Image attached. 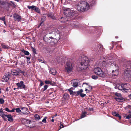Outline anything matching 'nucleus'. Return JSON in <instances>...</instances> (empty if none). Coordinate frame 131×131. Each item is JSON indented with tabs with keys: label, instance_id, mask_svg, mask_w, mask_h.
I'll use <instances>...</instances> for the list:
<instances>
[{
	"label": "nucleus",
	"instance_id": "obj_10",
	"mask_svg": "<svg viewBox=\"0 0 131 131\" xmlns=\"http://www.w3.org/2000/svg\"><path fill=\"white\" fill-rule=\"evenodd\" d=\"M13 16L15 21L19 22L21 20V16L18 14L14 13L13 14Z\"/></svg>",
	"mask_w": 131,
	"mask_h": 131
},
{
	"label": "nucleus",
	"instance_id": "obj_35",
	"mask_svg": "<svg viewBox=\"0 0 131 131\" xmlns=\"http://www.w3.org/2000/svg\"><path fill=\"white\" fill-rule=\"evenodd\" d=\"M92 53H93L96 54V53L97 52V50L96 48H93L92 49Z\"/></svg>",
	"mask_w": 131,
	"mask_h": 131
},
{
	"label": "nucleus",
	"instance_id": "obj_32",
	"mask_svg": "<svg viewBox=\"0 0 131 131\" xmlns=\"http://www.w3.org/2000/svg\"><path fill=\"white\" fill-rule=\"evenodd\" d=\"M78 85V83L77 82H74L73 83L72 86L74 87H77Z\"/></svg>",
	"mask_w": 131,
	"mask_h": 131
},
{
	"label": "nucleus",
	"instance_id": "obj_47",
	"mask_svg": "<svg viewBox=\"0 0 131 131\" xmlns=\"http://www.w3.org/2000/svg\"><path fill=\"white\" fill-rule=\"evenodd\" d=\"M4 102V100L2 98L0 99V103L1 104H3Z\"/></svg>",
	"mask_w": 131,
	"mask_h": 131
},
{
	"label": "nucleus",
	"instance_id": "obj_30",
	"mask_svg": "<svg viewBox=\"0 0 131 131\" xmlns=\"http://www.w3.org/2000/svg\"><path fill=\"white\" fill-rule=\"evenodd\" d=\"M21 51L26 55H28L30 54L29 52L28 51H25L24 49L21 50Z\"/></svg>",
	"mask_w": 131,
	"mask_h": 131
},
{
	"label": "nucleus",
	"instance_id": "obj_1",
	"mask_svg": "<svg viewBox=\"0 0 131 131\" xmlns=\"http://www.w3.org/2000/svg\"><path fill=\"white\" fill-rule=\"evenodd\" d=\"M89 3L85 1H82L78 3L77 8L78 11L83 12L87 10L89 8Z\"/></svg>",
	"mask_w": 131,
	"mask_h": 131
},
{
	"label": "nucleus",
	"instance_id": "obj_20",
	"mask_svg": "<svg viewBox=\"0 0 131 131\" xmlns=\"http://www.w3.org/2000/svg\"><path fill=\"white\" fill-rule=\"evenodd\" d=\"M114 99L118 102H123L125 100V99L121 97H115Z\"/></svg>",
	"mask_w": 131,
	"mask_h": 131
},
{
	"label": "nucleus",
	"instance_id": "obj_8",
	"mask_svg": "<svg viewBox=\"0 0 131 131\" xmlns=\"http://www.w3.org/2000/svg\"><path fill=\"white\" fill-rule=\"evenodd\" d=\"M52 31L54 32V34L57 37H55V38L56 40H59L60 38V34L59 31L56 28H53L52 30Z\"/></svg>",
	"mask_w": 131,
	"mask_h": 131
},
{
	"label": "nucleus",
	"instance_id": "obj_63",
	"mask_svg": "<svg viewBox=\"0 0 131 131\" xmlns=\"http://www.w3.org/2000/svg\"><path fill=\"white\" fill-rule=\"evenodd\" d=\"M128 97L130 99H131V94L128 95Z\"/></svg>",
	"mask_w": 131,
	"mask_h": 131
},
{
	"label": "nucleus",
	"instance_id": "obj_45",
	"mask_svg": "<svg viewBox=\"0 0 131 131\" xmlns=\"http://www.w3.org/2000/svg\"><path fill=\"white\" fill-rule=\"evenodd\" d=\"M98 77L97 75H92V78L94 79H96L98 78Z\"/></svg>",
	"mask_w": 131,
	"mask_h": 131
},
{
	"label": "nucleus",
	"instance_id": "obj_34",
	"mask_svg": "<svg viewBox=\"0 0 131 131\" xmlns=\"http://www.w3.org/2000/svg\"><path fill=\"white\" fill-rule=\"evenodd\" d=\"M88 88L89 89L88 90L86 88L85 91H89V92L91 91V90L92 89V87L90 85H88Z\"/></svg>",
	"mask_w": 131,
	"mask_h": 131
},
{
	"label": "nucleus",
	"instance_id": "obj_22",
	"mask_svg": "<svg viewBox=\"0 0 131 131\" xmlns=\"http://www.w3.org/2000/svg\"><path fill=\"white\" fill-rule=\"evenodd\" d=\"M9 78L8 76L6 75L3 76V78H2V81L4 82H6L9 80Z\"/></svg>",
	"mask_w": 131,
	"mask_h": 131
},
{
	"label": "nucleus",
	"instance_id": "obj_12",
	"mask_svg": "<svg viewBox=\"0 0 131 131\" xmlns=\"http://www.w3.org/2000/svg\"><path fill=\"white\" fill-rule=\"evenodd\" d=\"M69 98V95L68 94H64L63 95L62 102L64 104L66 103L67 102L66 100H68Z\"/></svg>",
	"mask_w": 131,
	"mask_h": 131
},
{
	"label": "nucleus",
	"instance_id": "obj_37",
	"mask_svg": "<svg viewBox=\"0 0 131 131\" xmlns=\"http://www.w3.org/2000/svg\"><path fill=\"white\" fill-rule=\"evenodd\" d=\"M31 48L32 49L33 52L35 54H37V53L36 52V50L35 48H33L31 46Z\"/></svg>",
	"mask_w": 131,
	"mask_h": 131
},
{
	"label": "nucleus",
	"instance_id": "obj_25",
	"mask_svg": "<svg viewBox=\"0 0 131 131\" xmlns=\"http://www.w3.org/2000/svg\"><path fill=\"white\" fill-rule=\"evenodd\" d=\"M67 16L65 17H61L60 21L62 22H64L68 21L67 19Z\"/></svg>",
	"mask_w": 131,
	"mask_h": 131
},
{
	"label": "nucleus",
	"instance_id": "obj_41",
	"mask_svg": "<svg viewBox=\"0 0 131 131\" xmlns=\"http://www.w3.org/2000/svg\"><path fill=\"white\" fill-rule=\"evenodd\" d=\"M48 87V86L47 85H45L44 86V88L42 89V90H43V91H44L46 90Z\"/></svg>",
	"mask_w": 131,
	"mask_h": 131
},
{
	"label": "nucleus",
	"instance_id": "obj_58",
	"mask_svg": "<svg viewBox=\"0 0 131 131\" xmlns=\"http://www.w3.org/2000/svg\"><path fill=\"white\" fill-rule=\"evenodd\" d=\"M4 110H5V111H7L10 112V110H9L7 108H5V109H4Z\"/></svg>",
	"mask_w": 131,
	"mask_h": 131
},
{
	"label": "nucleus",
	"instance_id": "obj_50",
	"mask_svg": "<svg viewBox=\"0 0 131 131\" xmlns=\"http://www.w3.org/2000/svg\"><path fill=\"white\" fill-rule=\"evenodd\" d=\"M125 109H127L128 108H129L130 110H131V106L129 105H127L126 106L125 108Z\"/></svg>",
	"mask_w": 131,
	"mask_h": 131
},
{
	"label": "nucleus",
	"instance_id": "obj_19",
	"mask_svg": "<svg viewBox=\"0 0 131 131\" xmlns=\"http://www.w3.org/2000/svg\"><path fill=\"white\" fill-rule=\"evenodd\" d=\"M88 1L91 6H93L96 3V0H88Z\"/></svg>",
	"mask_w": 131,
	"mask_h": 131
},
{
	"label": "nucleus",
	"instance_id": "obj_26",
	"mask_svg": "<svg viewBox=\"0 0 131 131\" xmlns=\"http://www.w3.org/2000/svg\"><path fill=\"white\" fill-rule=\"evenodd\" d=\"M23 121L24 122V124L25 125H26L27 124H30L31 122V120H29L28 119H24Z\"/></svg>",
	"mask_w": 131,
	"mask_h": 131
},
{
	"label": "nucleus",
	"instance_id": "obj_59",
	"mask_svg": "<svg viewBox=\"0 0 131 131\" xmlns=\"http://www.w3.org/2000/svg\"><path fill=\"white\" fill-rule=\"evenodd\" d=\"M26 57L27 59L28 60H30L31 58L30 57Z\"/></svg>",
	"mask_w": 131,
	"mask_h": 131
},
{
	"label": "nucleus",
	"instance_id": "obj_56",
	"mask_svg": "<svg viewBox=\"0 0 131 131\" xmlns=\"http://www.w3.org/2000/svg\"><path fill=\"white\" fill-rule=\"evenodd\" d=\"M19 73H20L22 74L23 75H24L25 72L24 71H22L21 70H19Z\"/></svg>",
	"mask_w": 131,
	"mask_h": 131
},
{
	"label": "nucleus",
	"instance_id": "obj_6",
	"mask_svg": "<svg viewBox=\"0 0 131 131\" xmlns=\"http://www.w3.org/2000/svg\"><path fill=\"white\" fill-rule=\"evenodd\" d=\"M95 74L99 75L100 77H104L105 76V74L101 69L99 67L95 68L94 70Z\"/></svg>",
	"mask_w": 131,
	"mask_h": 131
},
{
	"label": "nucleus",
	"instance_id": "obj_61",
	"mask_svg": "<svg viewBox=\"0 0 131 131\" xmlns=\"http://www.w3.org/2000/svg\"><path fill=\"white\" fill-rule=\"evenodd\" d=\"M127 116V114H124L123 115V117H126Z\"/></svg>",
	"mask_w": 131,
	"mask_h": 131
},
{
	"label": "nucleus",
	"instance_id": "obj_40",
	"mask_svg": "<svg viewBox=\"0 0 131 131\" xmlns=\"http://www.w3.org/2000/svg\"><path fill=\"white\" fill-rule=\"evenodd\" d=\"M45 83L46 84H51L52 82L48 80H46L45 81Z\"/></svg>",
	"mask_w": 131,
	"mask_h": 131
},
{
	"label": "nucleus",
	"instance_id": "obj_62",
	"mask_svg": "<svg viewBox=\"0 0 131 131\" xmlns=\"http://www.w3.org/2000/svg\"><path fill=\"white\" fill-rule=\"evenodd\" d=\"M89 111H93V108H89Z\"/></svg>",
	"mask_w": 131,
	"mask_h": 131
},
{
	"label": "nucleus",
	"instance_id": "obj_17",
	"mask_svg": "<svg viewBox=\"0 0 131 131\" xmlns=\"http://www.w3.org/2000/svg\"><path fill=\"white\" fill-rule=\"evenodd\" d=\"M22 110H21V113L24 114H28V109L26 108L23 107L20 108Z\"/></svg>",
	"mask_w": 131,
	"mask_h": 131
},
{
	"label": "nucleus",
	"instance_id": "obj_31",
	"mask_svg": "<svg viewBox=\"0 0 131 131\" xmlns=\"http://www.w3.org/2000/svg\"><path fill=\"white\" fill-rule=\"evenodd\" d=\"M1 46L4 49H9L10 48V47L8 46L7 45H6L3 44H1Z\"/></svg>",
	"mask_w": 131,
	"mask_h": 131
},
{
	"label": "nucleus",
	"instance_id": "obj_3",
	"mask_svg": "<svg viewBox=\"0 0 131 131\" xmlns=\"http://www.w3.org/2000/svg\"><path fill=\"white\" fill-rule=\"evenodd\" d=\"M126 67L124 72V74L126 78L131 79V61H127L126 64Z\"/></svg>",
	"mask_w": 131,
	"mask_h": 131
},
{
	"label": "nucleus",
	"instance_id": "obj_11",
	"mask_svg": "<svg viewBox=\"0 0 131 131\" xmlns=\"http://www.w3.org/2000/svg\"><path fill=\"white\" fill-rule=\"evenodd\" d=\"M16 84L18 87L20 89H23L24 90H26V86L24 84V82L23 81H21L20 82L17 83Z\"/></svg>",
	"mask_w": 131,
	"mask_h": 131
},
{
	"label": "nucleus",
	"instance_id": "obj_51",
	"mask_svg": "<svg viewBox=\"0 0 131 131\" xmlns=\"http://www.w3.org/2000/svg\"><path fill=\"white\" fill-rule=\"evenodd\" d=\"M126 118L127 119H129L131 118V114H129L127 115V116L126 117Z\"/></svg>",
	"mask_w": 131,
	"mask_h": 131
},
{
	"label": "nucleus",
	"instance_id": "obj_28",
	"mask_svg": "<svg viewBox=\"0 0 131 131\" xmlns=\"http://www.w3.org/2000/svg\"><path fill=\"white\" fill-rule=\"evenodd\" d=\"M87 113L86 112L82 111V113L81 117V118H83L85 117L86 116V114H87Z\"/></svg>",
	"mask_w": 131,
	"mask_h": 131
},
{
	"label": "nucleus",
	"instance_id": "obj_57",
	"mask_svg": "<svg viewBox=\"0 0 131 131\" xmlns=\"http://www.w3.org/2000/svg\"><path fill=\"white\" fill-rule=\"evenodd\" d=\"M60 129H61V128H62L64 127V126L62 124H61V122H60Z\"/></svg>",
	"mask_w": 131,
	"mask_h": 131
},
{
	"label": "nucleus",
	"instance_id": "obj_43",
	"mask_svg": "<svg viewBox=\"0 0 131 131\" xmlns=\"http://www.w3.org/2000/svg\"><path fill=\"white\" fill-rule=\"evenodd\" d=\"M40 82V84L39 86H41L44 84V83L41 80H39Z\"/></svg>",
	"mask_w": 131,
	"mask_h": 131
},
{
	"label": "nucleus",
	"instance_id": "obj_42",
	"mask_svg": "<svg viewBox=\"0 0 131 131\" xmlns=\"http://www.w3.org/2000/svg\"><path fill=\"white\" fill-rule=\"evenodd\" d=\"M115 95L118 97H120L121 96V94L120 93H118L117 92L115 93Z\"/></svg>",
	"mask_w": 131,
	"mask_h": 131
},
{
	"label": "nucleus",
	"instance_id": "obj_21",
	"mask_svg": "<svg viewBox=\"0 0 131 131\" xmlns=\"http://www.w3.org/2000/svg\"><path fill=\"white\" fill-rule=\"evenodd\" d=\"M46 17L45 16H42L41 18V22L40 23V25H43V22L46 20Z\"/></svg>",
	"mask_w": 131,
	"mask_h": 131
},
{
	"label": "nucleus",
	"instance_id": "obj_2",
	"mask_svg": "<svg viewBox=\"0 0 131 131\" xmlns=\"http://www.w3.org/2000/svg\"><path fill=\"white\" fill-rule=\"evenodd\" d=\"M78 60L80 63L82 70L86 69L88 66L89 63V61L87 57L84 56H82L80 57Z\"/></svg>",
	"mask_w": 131,
	"mask_h": 131
},
{
	"label": "nucleus",
	"instance_id": "obj_4",
	"mask_svg": "<svg viewBox=\"0 0 131 131\" xmlns=\"http://www.w3.org/2000/svg\"><path fill=\"white\" fill-rule=\"evenodd\" d=\"M56 39L54 38L50 37L49 34H47L43 37V40L45 42L48 43H50L54 42Z\"/></svg>",
	"mask_w": 131,
	"mask_h": 131
},
{
	"label": "nucleus",
	"instance_id": "obj_44",
	"mask_svg": "<svg viewBox=\"0 0 131 131\" xmlns=\"http://www.w3.org/2000/svg\"><path fill=\"white\" fill-rule=\"evenodd\" d=\"M47 117H45L44 119L42 121V122L43 123H46V119H47Z\"/></svg>",
	"mask_w": 131,
	"mask_h": 131
},
{
	"label": "nucleus",
	"instance_id": "obj_16",
	"mask_svg": "<svg viewBox=\"0 0 131 131\" xmlns=\"http://www.w3.org/2000/svg\"><path fill=\"white\" fill-rule=\"evenodd\" d=\"M47 16L50 19L55 20L56 18L54 16V14L52 12H50L47 14Z\"/></svg>",
	"mask_w": 131,
	"mask_h": 131
},
{
	"label": "nucleus",
	"instance_id": "obj_46",
	"mask_svg": "<svg viewBox=\"0 0 131 131\" xmlns=\"http://www.w3.org/2000/svg\"><path fill=\"white\" fill-rule=\"evenodd\" d=\"M16 112L18 113L21 112V110L19 108H17L16 109Z\"/></svg>",
	"mask_w": 131,
	"mask_h": 131
},
{
	"label": "nucleus",
	"instance_id": "obj_24",
	"mask_svg": "<svg viewBox=\"0 0 131 131\" xmlns=\"http://www.w3.org/2000/svg\"><path fill=\"white\" fill-rule=\"evenodd\" d=\"M50 73L52 74L53 75H55L56 73V70L53 68L51 69L50 71Z\"/></svg>",
	"mask_w": 131,
	"mask_h": 131
},
{
	"label": "nucleus",
	"instance_id": "obj_27",
	"mask_svg": "<svg viewBox=\"0 0 131 131\" xmlns=\"http://www.w3.org/2000/svg\"><path fill=\"white\" fill-rule=\"evenodd\" d=\"M12 74L13 75L16 76L18 75L19 74V72L15 70L13 71H12Z\"/></svg>",
	"mask_w": 131,
	"mask_h": 131
},
{
	"label": "nucleus",
	"instance_id": "obj_7",
	"mask_svg": "<svg viewBox=\"0 0 131 131\" xmlns=\"http://www.w3.org/2000/svg\"><path fill=\"white\" fill-rule=\"evenodd\" d=\"M65 67L66 71L68 73L70 72L72 70L73 68L72 64L69 61L66 62Z\"/></svg>",
	"mask_w": 131,
	"mask_h": 131
},
{
	"label": "nucleus",
	"instance_id": "obj_55",
	"mask_svg": "<svg viewBox=\"0 0 131 131\" xmlns=\"http://www.w3.org/2000/svg\"><path fill=\"white\" fill-rule=\"evenodd\" d=\"M112 114L114 116H116L117 115V113L116 112H112Z\"/></svg>",
	"mask_w": 131,
	"mask_h": 131
},
{
	"label": "nucleus",
	"instance_id": "obj_53",
	"mask_svg": "<svg viewBox=\"0 0 131 131\" xmlns=\"http://www.w3.org/2000/svg\"><path fill=\"white\" fill-rule=\"evenodd\" d=\"M0 20L3 21H4V20H5V16H4L2 18H1L0 17Z\"/></svg>",
	"mask_w": 131,
	"mask_h": 131
},
{
	"label": "nucleus",
	"instance_id": "obj_49",
	"mask_svg": "<svg viewBox=\"0 0 131 131\" xmlns=\"http://www.w3.org/2000/svg\"><path fill=\"white\" fill-rule=\"evenodd\" d=\"M38 61L40 62L44 63V61L43 59H40L38 60Z\"/></svg>",
	"mask_w": 131,
	"mask_h": 131
},
{
	"label": "nucleus",
	"instance_id": "obj_54",
	"mask_svg": "<svg viewBox=\"0 0 131 131\" xmlns=\"http://www.w3.org/2000/svg\"><path fill=\"white\" fill-rule=\"evenodd\" d=\"M116 116L118 117L119 119H121V116L119 114H118V113H117Z\"/></svg>",
	"mask_w": 131,
	"mask_h": 131
},
{
	"label": "nucleus",
	"instance_id": "obj_60",
	"mask_svg": "<svg viewBox=\"0 0 131 131\" xmlns=\"http://www.w3.org/2000/svg\"><path fill=\"white\" fill-rule=\"evenodd\" d=\"M15 110H16V109L13 108L12 109V110H10V112H14V111Z\"/></svg>",
	"mask_w": 131,
	"mask_h": 131
},
{
	"label": "nucleus",
	"instance_id": "obj_29",
	"mask_svg": "<svg viewBox=\"0 0 131 131\" xmlns=\"http://www.w3.org/2000/svg\"><path fill=\"white\" fill-rule=\"evenodd\" d=\"M123 83L121 84V85H119L117 86V87L118 88V89L120 90H124L123 88Z\"/></svg>",
	"mask_w": 131,
	"mask_h": 131
},
{
	"label": "nucleus",
	"instance_id": "obj_14",
	"mask_svg": "<svg viewBox=\"0 0 131 131\" xmlns=\"http://www.w3.org/2000/svg\"><path fill=\"white\" fill-rule=\"evenodd\" d=\"M3 110L2 108L0 109V116L2 117L4 120L6 121L7 119L5 117V115H6V114L4 113Z\"/></svg>",
	"mask_w": 131,
	"mask_h": 131
},
{
	"label": "nucleus",
	"instance_id": "obj_15",
	"mask_svg": "<svg viewBox=\"0 0 131 131\" xmlns=\"http://www.w3.org/2000/svg\"><path fill=\"white\" fill-rule=\"evenodd\" d=\"M123 84L124 90V91H125V90H128L130 88V85L129 84L124 83H123Z\"/></svg>",
	"mask_w": 131,
	"mask_h": 131
},
{
	"label": "nucleus",
	"instance_id": "obj_38",
	"mask_svg": "<svg viewBox=\"0 0 131 131\" xmlns=\"http://www.w3.org/2000/svg\"><path fill=\"white\" fill-rule=\"evenodd\" d=\"M68 90L70 94V95H73L74 94V92H73L72 90H70V89H68Z\"/></svg>",
	"mask_w": 131,
	"mask_h": 131
},
{
	"label": "nucleus",
	"instance_id": "obj_13",
	"mask_svg": "<svg viewBox=\"0 0 131 131\" xmlns=\"http://www.w3.org/2000/svg\"><path fill=\"white\" fill-rule=\"evenodd\" d=\"M113 61L111 60H107L105 61H103L102 62V65L103 66L106 67V65L109 66L113 64Z\"/></svg>",
	"mask_w": 131,
	"mask_h": 131
},
{
	"label": "nucleus",
	"instance_id": "obj_5",
	"mask_svg": "<svg viewBox=\"0 0 131 131\" xmlns=\"http://www.w3.org/2000/svg\"><path fill=\"white\" fill-rule=\"evenodd\" d=\"M64 13L66 16L70 18H71L75 15L74 11L70 10L69 8H67L64 10Z\"/></svg>",
	"mask_w": 131,
	"mask_h": 131
},
{
	"label": "nucleus",
	"instance_id": "obj_9",
	"mask_svg": "<svg viewBox=\"0 0 131 131\" xmlns=\"http://www.w3.org/2000/svg\"><path fill=\"white\" fill-rule=\"evenodd\" d=\"M27 7L29 9H31V10H34L38 13L40 12V10L35 6L34 5L32 6H28Z\"/></svg>",
	"mask_w": 131,
	"mask_h": 131
},
{
	"label": "nucleus",
	"instance_id": "obj_23",
	"mask_svg": "<svg viewBox=\"0 0 131 131\" xmlns=\"http://www.w3.org/2000/svg\"><path fill=\"white\" fill-rule=\"evenodd\" d=\"M5 117H6L8 119V121L10 122H12L13 121V118L12 117L11 114H9L8 115H5Z\"/></svg>",
	"mask_w": 131,
	"mask_h": 131
},
{
	"label": "nucleus",
	"instance_id": "obj_48",
	"mask_svg": "<svg viewBox=\"0 0 131 131\" xmlns=\"http://www.w3.org/2000/svg\"><path fill=\"white\" fill-rule=\"evenodd\" d=\"M86 95L85 94L82 93H81L80 96L82 97H83L86 96Z\"/></svg>",
	"mask_w": 131,
	"mask_h": 131
},
{
	"label": "nucleus",
	"instance_id": "obj_36",
	"mask_svg": "<svg viewBox=\"0 0 131 131\" xmlns=\"http://www.w3.org/2000/svg\"><path fill=\"white\" fill-rule=\"evenodd\" d=\"M100 48H99V50L98 51H100L101 52V51H103V46L102 45H100Z\"/></svg>",
	"mask_w": 131,
	"mask_h": 131
},
{
	"label": "nucleus",
	"instance_id": "obj_18",
	"mask_svg": "<svg viewBox=\"0 0 131 131\" xmlns=\"http://www.w3.org/2000/svg\"><path fill=\"white\" fill-rule=\"evenodd\" d=\"M83 92V90L81 89L79 91H77L74 92V94L73 95L78 96L79 95H80V94L81 93H82Z\"/></svg>",
	"mask_w": 131,
	"mask_h": 131
},
{
	"label": "nucleus",
	"instance_id": "obj_33",
	"mask_svg": "<svg viewBox=\"0 0 131 131\" xmlns=\"http://www.w3.org/2000/svg\"><path fill=\"white\" fill-rule=\"evenodd\" d=\"M34 117L36 120H39L40 119V118L39 115L37 114L35 115Z\"/></svg>",
	"mask_w": 131,
	"mask_h": 131
},
{
	"label": "nucleus",
	"instance_id": "obj_64",
	"mask_svg": "<svg viewBox=\"0 0 131 131\" xmlns=\"http://www.w3.org/2000/svg\"><path fill=\"white\" fill-rule=\"evenodd\" d=\"M9 89H8V88H7L6 89V91H9Z\"/></svg>",
	"mask_w": 131,
	"mask_h": 131
},
{
	"label": "nucleus",
	"instance_id": "obj_39",
	"mask_svg": "<svg viewBox=\"0 0 131 131\" xmlns=\"http://www.w3.org/2000/svg\"><path fill=\"white\" fill-rule=\"evenodd\" d=\"M115 67H116V69H115V70H113L112 71V73H113L114 71H115L116 72H117L118 71L117 69L118 68V66L116 65H115Z\"/></svg>",
	"mask_w": 131,
	"mask_h": 131
},
{
	"label": "nucleus",
	"instance_id": "obj_52",
	"mask_svg": "<svg viewBox=\"0 0 131 131\" xmlns=\"http://www.w3.org/2000/svg\"><path fill=\"white\" fill-rule=\"evenodd\" d=\"M14 129L11 127L9 128H8V131H14Z\"/></svg>",
	"mask_w": 131,
	"mask_h": 131
}]
</instances>
